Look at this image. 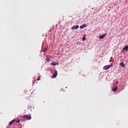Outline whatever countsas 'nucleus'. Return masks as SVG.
Wrapping results in <instances>:
<instances>
[{
    "mask_svg": "<svg viewBox=\"0 0 128 128\" xmlns=\"http://www.w3.org/2000/svg\"><path fill=\"white\" fill-rule=\"evenodd\" d=\"M46 62H50V59L46 58Z\"/></svg>",
    "mask_w": 128,
    "mask_h": 128,
    "instance_id": "nucleus-15",
    "label": "nucleus"
},
{
    "mask_svg": "<svg viewBox=\"0 0 128 128\" xmlns=\"http://www.w3.org/2000/svg\"><path fill=\"white\" fill-rule=\"evenodd\" d=\"M86 34H84V36L82 38V40H86Z\"/></svg>",
    "mask_w": 128,
    "mask_h": 128,
    "instance_id": "nucleus-12",
    "label": "nucleus"
},
{
    "mask_svg": "<svg viewBox=\"0 0 128 128\" xmlns=\"http://www.w3.org/2000/svg\"><path fill=\"white\" fill-rule=\"evenodd\" d=\"M23 118H26V120H32V116L30 115H24Z\"/></svg>",
    "mask_w": 128,
    "mask_h": 128,
    "instance_id": "nucleus-2",
    "label": "nucleus"
},
{
    "mask_svg": "<svg viewBox=\"0 0 128 128\" xmlns=\"http://www.w3.org/2000/svg\"><path fill=\"white\" fill-rule=\"evenodd\" d=\"M48 51V48H44L42 52H46Z\"/></svg>",
    "mask_w": 128,
    "mask_h": 128,
    "instance_id": "nucleus-13",
    "label": "nucleus"
},
{
    "mask_svg": "<svg viewBox=\"0 0 128 128\" xmlns=\"http://www.w3.org/2000/svg\"><path fill=\"white\" fill-rule=\"evenodd\" d=\"M16 122H20V119H18L16 120Z\"/></svg>",
    "mask_w": 128,
    "mask_h": 128,
    "instance_id": "nucleus-14",
    "label": "nucleus"
},
{
    "mask_svg": "<svg viewBox=\"0 0 128 128\" xmlns=\"http://www.w3.org/2000/svg\"><path fill=\"white\" fill-rule=\"evenodd\" d=\"M116 84H118V82H116Z\"/></svg>",
    "mask_w": 128,
    "mask_h": 128,
    "instance_id": "nucleus-17",
    "label": "nucleus"
},
{
    "mask_svg": "<svg viewBox=\"0 0 128 128\" xmlns=\"http://www.w3.org/2000/svg\"><path fill=\"white\" fill-rule=\"evenodd\" d=\"M56 76H58V71L56 70L54 72V74L52 75V78H56Z\"/></svg>",
    "mask_w": 128,
    "mask_h": 128,
    "instance_id": "nucleus-3",
    "label": "nucleus"
},
{
    "mask_svg": "<svg viewBox=\"0 0 128 128\" xmlns=\"http://www.w3.org/2000/svg\"><path fill=\"white\" fill-rule=\"evenodd\" d=\"M52 66H58V63L56 62H52Z\"/></svg>",
    "mask_w": 128,
    "mask_h": 128,
    "instance_id": "nucleus-10",
    "label": "nucleus"
},
{
    "mask_svg": "<svg viewBox=\"0 0 128 128\" xmlns=\"http://www.w3.org/2000/svg\"><path fill=\"white\" fill-rule=\"evenodd\" d=\"M106 36V33L105 34H103L102 35H100L99 36V38L100 40H102V38H104V37Z\"/></svg>",
    "mask_w": 128,
    "mask_h": 128,
    "instance_id": "nucleus-5",
    "label": "nucleus"
},
{
    "mask_svg": "<svg viewBox=\"0 0 128 128\" xmlns=\"http://www.w3.org/2000/svg\"><path fill=\"white\" fill-rule=\"evenodd\" d=\"M120 66H123L124 68H126V65L124 64V61L120 63Z\"/></svg>",
    "mask_w": 128,
    "mask_h": 128,
    "instance_id": "nucleus-7",
    "label": "nucleus"
},
{
    "mask_svg": "<svg viewBox=\"0 0 128 128\" xmlns=\"http://www.w3.org/2000/svg\"><path fill=\"white\" fill-rule=\"evenodd\" d=\"M78 28H79L78 25L74 26L71 28V30H78Z\"/></svg>",
    "mask_w": 128,
    "mask_h": 128,
    "instance_id": "nucleus-4",
    "label": "nucleus"
},
{
    "mask_svg": "<svg viewBox=\"0 0 128 128\" xmlns=\"http://www.w3.org/2000/svg\"><path fill=\"white\" fill-rule=\"evenodd\" d=\"M122 50H126L128 52V46H126L124 48H123Z\"/></svg>",
    "mask_w": 128,
    "mask_h": 128,
    "instance_id": "nucleus-9",
    "label": "nucleus"
},
{
    "mask_svg": "<svg viewBox=\"0 0 128 128\" xmlns=\"http://www.w3.org/2000/svg\"><path fill=\"white\" fill-rule=\"evenodd\" d=\"M86 28V24H83L82 25L80 26V28Z\"/></svg>",
    "mask_w": 128,
    "mask_h": 128,
    "instance_id": "nucleus-6",
    "label": "nucleus"
},
{
    "mask_svg": "<svg viewBox=\"0 0 128 128\" xmlns=\"http://www.w3.org/2000/svg\"><path fill=\"white\" fill-rule=\"evenodd\" d=\"M40 80V78H37V80Z\"/></svg>",
    "mask_w": 128,
    "mask_h": 128,
    "instance_id": "nucleus-16",
    "label": "nucleus"
},
{
    "mask_svg": "<svg viewBox=\"0 0 128 128\" xmlns=\"http://www.w3.org/2000/svg\"><path fill=\"white\" fill-rule=\"evenodd\" d=\"M113 92H116L118 90V87H114L112 88Z\"/></svg>",
    "mask_w": 128,
    "mask_h": 128,
    "instance_id": "nucleus-11",
    "label": "nucleus"
},
{
    "mask_svg": "<svg viewBox=\"0 0 128 128\" xmlns=\"http://www.w3.org/2000/svg\"><path fill=\"white\" fill-rule=\"evenodd\" d=\"M112 63H111L110 64L105 66L103 69L105 70H108V68H112Z\"/></svg>",
    "mask_w": 128,
    "mask_h": 128,
    "instance_id": "nucleus-1",
    "label": "nucleus"
},
{
    "mask_svg": "<svg viewBox=\"0 0 128 128\" xmlns=\"http://www.w3.org/2000/svg\"><path fill=\"white\" fill-rule=\"evenodd\" d=\"M14 122H16V120H12V121H10L9 123V126H12V124H14Z\"/></svg>",
    "mask_w": 128,
    "mask_h": 128,
    "instance_id": "nucleus-8",
    "label": "nucleus"
}]
</instances>
